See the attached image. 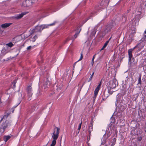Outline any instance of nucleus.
<instances>
[{
	"instance_id": "nucleus-1",
	"label": "nucleus",
	"mask_w": 146,
	"mask_h": 146,
	"mask_svg": "<svg viewBox=\"0 0 146 146\" xmlns=\"http://www.w3.org/2000/svg\"><path fill=\"white\" fill-rule=\"evenodd\" d=\"M55 24V23H51L49 25H43L40 26L37 25L32 31V34L34 33L38 32H41L44 29L47 28L49 26H52Z\"/></svg>"
},
{
	"instance_id": "nucleus-2",
	"label": "nucleus",
	"mask_w": 146,
	"mask_h": 146,
	"mask_svg": "<svg viewBox=\"0 0 146 146\" xmlns=\"http://www.w3.org/2000/svg\"><path fill=\"white\" fill-rule=\"evenodd\" d=\"M118 82L116 79L114 78L112 80H110L108 82V87L112 89L115 88L118 85Z\"/></svg>"
},
{
	"instance_id": "nucleus-3",
	"label": "nucleus",
	"mask_w": 146,
	"mask_h": 146,
	"mask_svg": "<svg viewBox=\"0 0 146 146\" xmlns=\"http://www.w3.org/2000/svg\"><path fill=\"white\" fill-rule=\"evenodd\" d=\"M60 130V128L58 127H56L54 128L52 136V138L53 139V140L56 141L58 139Z\"/></svg>"
},
{
	"instance_id": "nucleus-4",
	"label": "nucleus",
	"mask_w": 146,
	"mask_h": 146,
	"mask_svg": "<svg viewBox=\"0 0 146 146\" xmlns=\"http://www.w3.org/2000/svg\"><path fill=\"white\" fill-rule=\"evenodd\" d=\"M27 95L28 96V100H31V97L33 95L32 90V88L31 86H29L27 88Z\"/></svg>"
},
{
	"instance_id": "nucleus-5",
	"label": "nucleus",
	"mask_w": 146,
	"mask_h": 146,
	"mask_svg": "<svg viewBox=\"0 0 146 146\" xmlns=\"http://www.w3.org/2000/svg\"><path fill=\"white\" fill-rule=\"evenodd\" d=\"M27 13L26 12L21 13L20 14L14 16L13 18L15 19H19L22 18L24 15H26Z\"/></svg>"
},
{
	"instance_id": "nucleus-6",
	"label": "nucleus",
	"mask_w": 146,
	"mask_h": 146,
	"mask_svg": "<svg viewBox=\"0 0 146 146\" xmlns=\"http://www.w3.org/2000/svg\"><path fill=\"white\" fill-rule=\"evenodd\" d=\"M136 46H135L133 48L130 49L128 50V54L129 55V61H130L131 58L132 57V52L133 50L136 47Z\"/></svg>"
},
{
	"instance_id": "nucleus-7",
	"label": "nucleus",
	"mask_w": 146,
	"mask_h": 146,
	"mask_svg": "<svg viewBox=\"0 0 146 146\" xmlns=\"http://www.w3.org/2000/svg\"><path fill=\"white\" fill-rule=\"evenodd\" d=\"M25 3L26 4V6L27 7H31L34 3L31 0H26Z\"/></svg>"
},
{
	"instance_id": "nucleus-8",
	"label": "nucleus",
	"mask_w": 146,
	"mask_h": 146,
	"mask_svg": "<svg viewBox=\"0 0 146 146\" xmlns=\"http://www.w3.org/2000/svg\"><path fill=\"white\" fill-rule=\"evenodd\" d=\"M101 86V84L100 83V84H99L98 86H97V87L95 89V91H94V96L95 97H96L98 93V92L100 90V87Z\"/></svg>"
},
{
	"instance_id": "nucleus-9",
	"label": "nucleus",
	"mask_w": 146,
	"mask_h": 146,
	"mask_svg": "<svg viewBox=\"0 0 146 146\" xmlns=\"http://www.w3.org/2000/svg\"><path fill=\"white\" fill-rule=\"evenodd\" d=\"M12 24L11 23H5L1 25V27L3 28H7Z\"/></svg>"
},
{
	"instance_id": "nucleus-10",
	"label": "nucleus",
	"mask_w": 146,
	"mask_h": 146,
	"mask_svg": "<svg viewBox=\"0 0 146 146\" xmlns=\"http://www.w3.org/2000/svg\"><path fill=\"white\" fill-rule=\"evenodd\" d=\"M116 139L115 138L111 139V142L109 143V145H111L110 146H114L115 144Z\"/></svg>"
},
{
	"instance_id": "nucleus-11",
	"label": "nucleus",
	"mask_w": 146,
	"mask_h": 146,
	"mask_svg": "<svg viewBox=\"0 0 146 146\" xmlns=\"http://www.w3.org/2000/svg\"><path fill=\"white\" fill-rule=\"evenodd\" d=\"M9 125V124H8L7 122H5V123H4L2 125V128L3 129V132L4 131L5 129Z\"/></svg>"
},
{
	"instance_id": "nucleus-12",
	"label": "nucleus",
	"mask_w": 146,
	"mask_h": 146,
	"mask_svg": "<svg viewBox=\"0 0 146 146\" xmlns=\"http://www.w3.org/2000/svg\"><path fill=\"white\" fill-rule=\"evenodd\" d=\"M37 36L36 35L34 36L33 37H31L30 38V40L33 42L35 41L36 39L37 38Z\"/></svg>"
},
{
	"instance_id": "nucleus-13",
	"label": "nucleus",
	"mask_w": 146,
	"mask_h": 146,
	"mask_svg": "<svg viewBox=\"0 0 146 146\" xmlns=\"http://www.w3.org/2000/svg\"><path fill=\"white\" fill-rule=\"evenodd\" d=\"M11 138V136L9 135L5 136H4L3 139L5 142H6Z\"/></svg>"
},
{
	"instance_id": "nucleus-14",
	"label": "nucleus",
	"mask_w": 146,
	"mask_h": 146,
	"mask_svg": "<svg viewBox=\"0 0 146 146\" xmlns=\"http://www.w3.org/2000/svg\"><path fill=\"white\" fill-rule=\"evenodd\" d=\"M46 84H44V88H46V87H48V86H49L50 84V82L48 81H47L46 82Z\"/></svg>"
},
{
	"instance_id": "nucleus-15",
	"label": "nucleus",
	"mask_w": 146,
	"mask_h": 146,
	"mask_svg": "<svg viewBox=\"0 0 146 146\" xmlns=\"http://www.w3.org/2000/svg\"><path fill=\"white\" fill-rule=\"evenodd\" d=\"M56 143V141L53 140L50 146H54Z\"/></svg>"
},
{
	"instance_id": "nucleus-16",
	"label": "nucleus",
	"mask_w": 146,
	"mask_h": 146,
	"mask_svg": "<svg viewBox=\"0 0 146 146\" xmlns=\"http://www.w3.org/2000/svg\"><path fill=\"white\" fill-rule=\"evenodd\" d=\"M109 88H110L109 87H108V92L110 94H111L113 92V91H112L111 90V88L109 89Z\"/></svg>"
},
{
	"instance_id": "nucleus-17",
	"label": "nucleus",
	"mask_w": 146,
	"mask_h": 146,
	"mask_svg": "<svg viewBox=\"0 0 146 146\" xmlns=\"http://www.w3.org/2000/svg\"><path fill=\"white\" fill-rule=\"evenodd\" d=\"M109 42V40H107L105 42V43L104 44V45L103 46V48H105L106 47V46H107V45L108 44Z\"/></svg>"
},
{
	"instance_id": "nucleus-18",
	"label": "nucleus",
	"mask_w": 146,
	"mask_h": 146,
	"mask_svg": "<svg viewBox=\"0 0 146 146\" xmlns=\"http://www.w3.org/2000/svg\"><path fill=\"white\" fill-rule=\"evenodd\" d=\"M59 9V8H56V7H54L52 9L51 11L53 12H55L58 10Z\"/></svg>"
},
{
	"instance_id": "nucleus-19",
	"label": "nucleus",
	"mask_w": 146,
	"mask_h": 146,
	"mask_svg": "<svg viewBox=\"0 0 146 146\" xmlns=\"http://www.w3.org/2000/svg\"><path fill=\"white\" fill-rule=\"evenodd\" d=\"M81 29H80V30H79V32L78 33H76V34H75L74 35V39H75V38H76L77 37L78 35L79 34L80 31H81Z\"/></svg>"
},
{
	"instance_id": "nucleus-20",
	"label": "nucleus",
	"mask_w": 146,
	"mask_h": 146,
	"mask_svg": "<svg viewBox=\"0 0 146 146\" xmlns=\"http://www.w3.org/2000/svg\"><path fill=\"white\" fill-rule=\"evenodd\" d=\"M94 72H93V73H92V75H91L89 79V80H88V82H89L91 80L92 78V77H93V75L94 74Z\"/></svg>"
},
{
	"instance_id": "nucleus-21",
	"label": "nucleus",
	"mask_w": 146,
	"mask_h": 146,
	"mask_svg": "<svg viewBox=\"0 0 146 146\" xmlns=\"http://www.w3.org/2000/svg\"><path fill=\"white\" fill-rule=\"evenodd\" d=\"M6 45L10 47H12L13 46V44L11 42H9V43L6 44Z\"/></svg>"
},
{
	"instance_id": "nucleus-22",
	"label": "nucleus",
	"mask_w": 146,
	"mask_h": 146,
	"mask_svg": "<svg viewBox=\"0 0 146 146\" xmlns=\"http://www.w3.org/2000/svg\"><path fill=\"white\" fill-rule=\"evenodd\" d=\"M93 129V127L92 125H91V126H90L88 128L89 131L90 133L91 131H92Z\"/></svg>"
},
{
	"instance_id": "nucleus-23",
	"label": "nucleus",
	"mask_w": 146,
	"mask_h": 146,
	"mask_svg": "<svg viewBox=\"0 0 146 146\" xmlns=\"http://www.w3.org/2000/svg\"><path fill=\"white\" fill-rule=\"evenodd\" d=\"M82 123V122H81V123L79 124V125L78 127V130L79 131H78V133H79V132L80 130L81 129Z\"/></svg>"
},
{
	"instance_id": "nucleus-24",
	"label": "nucleus",
	"mask_w": 146,
	"mask_h": 146,
	"mask_svg": "<svg viewBox=\"0 0 146 146\" xmlns=\"http://www.w3.org/2000/svg\"><path fill=\"white\" fill-rule=\"evenodd\" d=\"M83 57V56H82V53H81L80 58H79V59L77 61V62H78L79 61H80L82 59Z\"/></svg>"
},
{
	"instance_id": "nucleus-25",
	"label": "nucleus",
	"mask_w": 146,
	"mask_h": 146,
	"mask_svg": "<svg viewBox=\"0 0 146 146\" xmlns=\"http://www.w3.org/2000/svg\"><path fill=\"white\" fill-rule=\"evenodd\" d=\"M83 57V56H82V53H81L80 58H79V59L77 61V62H78L79 61H80L82 59Z\"/></svg>"
},
{
	"instance_id": "nucleus-26",
	"label": "nucleus",
	"mask_w": 146,
	"mask_h": 146,
	"mask_svg": "<svg viewBox=\"0 0 146 146\" xmlns=\"http://www.w3.org/2000/svg\"><path fill=\"white\" fill-rule=\"evenodd\" d=\"M92 30L93 31L92 32L91 35H95L96 32L94 29H93Z\"/></svg>"
},
{
	"instance_id": "nucleus-27",
	"label": "nucleus",
	"mask_w": 146,
	"mask_h": 146,
	"mask_svg": "<svg viewBox=\"0 0 146 146\" xmlns=\"http://www.w3.org/2000/svg\"><path fill=\"white\" fill-rule=\"evenodd\" d=\"M118 98H119V96H118V95H117V100H116V102H115L116 105V104L119 101Z\"/></svg>"
},
{
	"instance_id": "nucleus-28",
	"label": "nucleus",
	"mask_w": 146,
	"mask_h": 146,
	"mask_svg": "<svg viewBox=\"0 0 146 146\" xmlns=\"http://www.w3.org/2000/svg\"><path fill=\"white\" fill-rule=\"evenodd\" d=\"M108 3H107L106 2V3L104 4V7L105 8L107 6H108Z\"/></svg>"
},
{
	"instance_id": "nucleus-29",
	"label": "nucleus",
	"mask_w": 146,
	"mask_h": 146,
	"mask_svg": "<svg viewBox=\"0 0 146 146\" xmlns=\"http://www.w3.org/2000/svg\"><path fill=\"white\" fill-rule=\"evenodd\" d=\"M131 36V40H133V38H132L133 37V35H130L129 36V37H130Z\"/></svg>"
},
{
	"instance_id": "nucleus-30",
	"label": "nucleus",
	"mask_w": 146,
	"mask_h": 146,
	"mask_svg": "<svg viewBox=\"0 0 146 146\" xmlns=\"http://www.w3.org/2000/svg\"><path fill=\"white\" fill-rule=\"evenodd\" d=\"M70 40V39L69 38H67L66 40V41H65V43H66L67 42L69 41Z\"/></svg>"
},
{
	"instance_id": "nucleus-31",
	"label": "nucleus",
	"mask_w": 146,
	"mask_h": 146,
	"mask_svg": "<svg viewBox=\"0 0 146 146\" xmlns=\"http://www.w3.org/2000/svg\"><path fill=\"white\" fill-rule=\"evenodd\" d=\"M95 58V56H94L93 57V58L92 59V64L93 65V63H94V58Z\"/></svg>"
},
{
	"instance_id": "nucleus-32",
	"label": "nucleus",
	"mask_w": 146,
	"mask_h": 146,
	"mask_svg": "<svg viewBox=\"0 0 146 146\" xmlns=\"http://www.w3.org/2000/svg\"><path fill=\"white\" fill-rule=\"evenodd\" d=\"M31 47H32L31 46H29L28 47H27V50H29L31 48Z\"/></svg>"
},
{
	"instance_id": "nucleus-33",
	"label": "nucleus",
	"mask_w": 146,
	"mask_h": 146,
	"mask_svg": "<svg viewBox=\"0 0 146 146\" xmlns=\"http://www.w3.org/2000/svg\"><path fill=\"white\" fill-rule=\"evenodd\" d=\"M138 83H140L141 82V78H140L139 79V80H138Z\"/></svg>"
},
{
	"instance_id": "nucleus-34",
	"label": "nucleus",
	"mask_w": 146,
	"mask_h": 146,
	"mask_svg": "<svg viewBox=\"0 0 146 146\" xmlns=\"http://www.w3.org/2000/svg\"><path fill=\"white\" fill-rule=\"evenodd\" d=\"M142 139V138L140 137L139 139V141H141Z\"/></svg>"
},
{
	"instance_id": "nucleus-35",
	"label": "nucleus",
	"mask_w": 146,
	"mask_h": 146,
	"mask_svg": "<svg viewBox=\"0 0 146 146\" xmlns=\"http://www.w3.org/2000/svg\"><path fill=\"white\" fill-rule=\"evenodd\" d=\"M15 83H14V87H15Z\"/></svg>"
},
{
	"instance_id": "nucleus-36",
	"label": "nucleus",
	"mask_w": 146,
	"mask_h": 146,
	"mask_svg": "<svg viewBox=\"0 0 146 146\" xmlns=\"http://www.w3.org/2000/svg\"><path fill=\"white\" fill-rule=\"evenodd\" d=\"M104 48H103V47L101 48V50H103Z\"/></svg>"
},
{
	"instance_id": "nucleus-37",
	"label": "nucleus",
	"mask_w": 146,
	"mask_h": 146,
	"mask_svg": "<svg viewBox=\"0 0 146 146\" xmlns=\"http://www.w3.org/2000/svg\"><path fill=\"white\" fill-rule=\"evenodd\" d=\"M3 117L2 118H1V120H0V121H1L2 120V119H3Z\"/></svg>"
},
{
	"instance_id": "nucleus-38",
	"label": "nucleus",
	"mask_w": 146,
	"mask_h": 146,
	"mask_svg": "<svg viewBox=\"0 0 146 146\" xmlns=\"http://www.w3.org/2000/svg\"><path fill=\"white\" fill-rule=\"evenodd\" d=\"M89 19H89H87V20H86V21L84 22V23L86 22V21Z\"/></svg>"
},
{
	"instance_id": "nucleus-39",
	"label": "nucleus",
	"mask_w": 146,
	"mask_h": 146,
	"mask_svg": "<svg viewBox=\"0 0 146 146\" xmlns=\"http://www.w3.org/2000/svg\"><path fill=\"white\" fill-rule=\"evenodd\" d=\"M88 146H90V145L89 143H88Z\"/></svg>"
},
{
	"instance_id": "nucleus-40",
	"label": "nucleus",
	"mask_w": 146,
	"mask_h": 146,
	"mask_svg": "<svg viewBox=\"0 0 146 146\" xmlns=\"http://www.w3.org/2000/svg\"><path fill=\"white\" fill-rule=\"evenodd\" d=\"M106 142V141L105 140L104 141V142H102V143H105V142Z\"/></svg>"
},
{
	"instance_id": "nucleus-41",
	"label": "nucleus",
	"mask_w": 146,
	"mask_h": 146,
	"mask_svg": "<svg viewBox=\"0 0 146 146\" xmlns=\"http://www.w3.org/2000/svg\"><path fill=\"white\" fill-rule=\"evenodd\" d=\"M145 33L146 34V30L145 31Z\"/></svg>"
},
{
	"instance_id": "nucleus-42",
	"label": "nucleus",
	"mask_w": 146,
	"mask_h": 146,
	"mask_svg": "<svg viewBox=\"0 0 146 146\" xmlns=\"http://www.w3.org/2000/svg\"><path fill=\"white\" fill-rule=\"evenodd\" d=\"M110 39H111V38L109 39V40H110Z\"/></svg>"
},
{
	"instance_id": "nucleus-43",
	"label": "nucleus",
	"mask_w": 146,
	"mask_h": 146,
	"mask_svg": "<svg viewBox=\"0 0 146 146\" xmlns=\"http://www.w3.org/2000/svg\"><path fill=\"white\" fill-rule=\"evenodd\" d=\"M46 15V16H47V15ZM46 16H45L44 17H46Z\"/></svg>"
}]
</instances>
